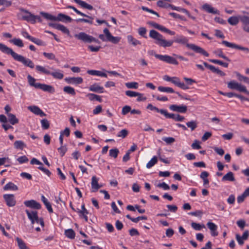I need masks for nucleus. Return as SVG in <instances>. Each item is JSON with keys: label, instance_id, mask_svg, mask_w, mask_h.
<instances>
[{"label": "nucleus", "instance_id": "1", "mask_svg": "<svg viewBox=\"0 0 249 249\" xmlns=\"http://www.w3.org/2000/svg\"><path fill=\"white\" fill-rule=\"evenodd\" d=\"M149 36L155 40V43L160 47L166 48L171 47L174 42L185 45L186 46L196 53L201 54L205 56H209V54L202 48L194 44L188 43V39L183 36H176L174 40H167L163 38L162 35L154 30H151L149 32Z\"/></svg>", "mask_w": 249, "mask_h": 249}, {"label": "nucleus", "instance_id": "2", "mask_svg": "<svg viewBox=\"0 0 249 249\" xmlns=\"http://www.w3.org/2000/svg\"><path fill=\"white\" fill-rule=\"evenodd\" d=\"M0 50L3 53L10 54L14 60L21 62L26 67L31 69H33L35 67V64L31 60L17 53L12 49L2 43H0Z\"/></svg>", "mask_w": 249, "mask_h": 249}, {"label": "nucleus", "instance_id": "3", "mask_svg": "<svg viewBox=\"0 0 249 249\" xmlns=\"http://www.w3.org/2000/svg\"><path fill=\"white\" fill-rule=\"evenodd\" d=\"M36 70L41 73L47 75H51L54 78L57 79H62L64 77V74L59 70H55L53 68L51 69L53 70L54 71L51 72L49 70H47L45 67L40 65H37L36 67Z\"/></svg>", "mask_w": 249, "mask_h": 249}, {"label": "nucleus", "instance_id": "4", "mask_svg": "<svg viewBox=\"0 0 249 249\" xmlns=\"http://www.w3.org/2000/svg\"><path fill=\"white\" fill-rule=\"evenodd\" d=\"M74 36L79 40L81 41L84 43H91L92 42L100 44V41L85 32H81L74 35Z\"/></svg>", "mask_w": 249, "mask_h": 249}, {"label": "nucleus", "instance_id": "5", "mask_svg": "<svg viewBox=\"0 0 249 249\" xmlns=\"http://www.w3.org/2000/svg\"><path fill=\"white\" fill-rule=\"evenodd\" d=\"M103 32L105 35L103 34L99 35V38L103 41H109L114 44H117L121 40V37H120L113 36L107 28L104 29Z\"/></svg>", "mask_w": 249, "mask_h": 249}, {"label": "nucleus", "instance_id": "6", "mask_svg": "<svg viewBox=\"0 0 249 249\" xmlns=\"http://www.w3.org/2000/svg\"><path fill=\"white\" fill-rule=\"evenodd\" d=\"M163 80L165 81L170 82L175 86L183 89H189V87L186 86L184 83L181 82L180 79L177 77H170L167 75H165L163 77Z\"/></svg>", "mask_w": 249, "mask_h": 249}, {"label": "nucleus", "instance_id": "7", "mask_svg": "<svg viewBox=\"0 0 249 249\" xmlns=\"http://www.w3.org/2000/svg\"><path fill=\"white\" fill-rule=\"evenodd\" d=\"M228 87L231 89H235L240 92H244L249 95V91L247 89L246 87L245 86L239 84L234 80L231 81L228 83Z\"/></svg>", "mask_w": 249, "mask_h": 249}, {"label": "nucleus", "instance_id": "8", "mask_svg": "<svg viewBox=\"0 0 249 249\" xmlns=\"http://www.w3.org/2000/svg\"><path fill=\"white\" fill-rule=\"evenodd\" d=\"M154 56L156 58L159 59V60L167 63L168 64H173L175 65H178V62L177 60L169 55H161L158 54H154Z\"/></svg>", "mask_w": 249, "mask_h": 249}, {"label": "nucleus", "instance_id": "9", "mask_svg": "<svg viewBox=\"0 0 249 249\" xmlns=\"http://www.w3.org/2000/svg\"><path fill=\"white\" fill-rule=\"evenodd\" d=\"M20 11L27 14V15L22 16V18L28 22H30L33 24L36 23V18L35 15L32 14L29 11L25 10L22 8L19 9Z\"/></svg>", "mask_w": 249, "mask_h": 249}, {"label": "nucleus", "instance_id": "10", "mask_svg": "<svg viewBox=\"0 0 249 249\" xmlns=\"http://www.w3.org/2000/svg\"><path fill=\"white\" fill-rule=\"evenodd\" d=\"M3 198L8 207H14L16 204L15 196L13 194H5Z\"/></svg>", "mask_w": 249, "mask_h": 249}, {"label": "nucleus", "instance_id": "11", "mask_svg": "<svg viewBox=\"0 0 249 249\" xmlns=\"http://www.w3.org/2000/svg\"><path fill=\"white\" fill-rule=\"evenodd\" d=\"M222 43L225 45L226 47L240 50L242 51H246L247 53H249V49L247 47H242L241 46L237 45L235 43L229 42L226 40H223Z\"/></svg>", "mask_w": 249, "mask_h": 249}, {"label": "nucleus", "instance_id": "12", "mask_svg": "<svg viewBox=\"0 0 249 249\" xmlns=\"http://www.w3.org/2000/svg\"><path fill=\"white\" fill-rule=\"evenodd\" d=\"M163 115L166 118L172 119L175 121H182L185 119L184 117L178 114L169 113L166 110H165Z\"/></svg>", "mask_w": 249, "mask_h": 249}, {"label": "nucleus", "instance_id": "13", "mask_svg": "<svg viewBox=\"0 0 249 249\" xmlns=\"http://www.w3.org/2000/svg\"><path fill=\"white\" fill-rule=\"evenodd\" d=\"M24 204L27 207L36 210H39L41 208L40 204L33 199L25 201Z\"/></svg>", "mask_w": 249, "mask_h": 249}, {"label": "nucleus", "instance_id": "14", "mask_svg": "<svg viewBox=\"0 0 249 249\" xmlns=\"http://www.w3.org/2000/svg\"><path fill=\"white\" fill-rule=\"evenodd\" d=\"M169 109L173 111L184 113L187 111V107L184 105H171L169 106Z\"/></svg>", "mask_w": 249, "mask_h": 249}, {"label": "nucleus", "instance_id": "15", "mask_svg": "<svg viewBox=\"0 0 249 249\" xmlns=\"http://www.w3.org/2000/svg\"><path fill=\"white\" fill-rule=\"evenodd\" d=\"M28 109L36 115L41 117L46 116V114L37 106H31L28 107Z\"/></svg>", "mask_w": 249, "mask_h": 249}, {"label": "nucleus", "instance_id": "16", "mask_svg": "<svg viewBox=\"0 0 249 249\" xmlns=\"http://www.w3.org/2000/svg\"><path fill=\"white\" fill-rule=\"evenodd\" d=\"M65 81L68 84L78 85L83 82V79L80 77H66Z\"/></svg>", "mask_w": 249, "mask_h": 249}, {"label": "nucleus", "instance_id": "17", "mask_svg": "<svg viewBox=\"0 0 249 249\" xmlns=\"http://www.w3.org/2000/svg\"><path fill=\"white\" fill-rule=\"evenodd\" d=\"M37 89H42L44 91H47L50 93H53L55 91V89L53 86L45 84L39 83V84L37 86Z\"/></svg>", "mask_w": 249, "mask_h": 249}, {"label": "nucleus", "instance_id": "18", "mask_svg": "<svg viewBox=\"0 0 249 249\" xmlns=\"http://www.w3.org/2000/svg\"><path fill=\"white\" fill-rule=\"evenodd\" d=\"M203 65L214 73H216L221 76L225 75V73L223 71L220 70L218 68H215L213 65H209L205 62H203Z\"/></svg>", "mask_w": 249, "mask_h": 249}, {"label": "nucleus", "instance_id": "19", "mask_svg": "<svg viewBox=\"0 0 249 249\" xmlns=\"http://www.w3.org/2000/svg\"><path fill=\"white\" fill-rule=\"evenodd\" d=\"M208 228L210 230L211 235L213 236H216L218 233L217 231V226L212 222H208L207 224Z\"/></svg>", "mask_w": 249, "mask_h": 249}, {"label": "nucleus", "instance_id": "20", "mask_svg": "<svg viewBox=\"0 0 249 249\" xmlns=\"http://www.w3.org/2000/svg\"><path fill=\"white\" fill-rule=\"evenodd\" d=\"M72 19L69 16L65 14L59 13L56 18V21H60L64 22H71Z\"/></svg>", "mask_w": 249, "mask_h": 249}, {"label": "nucleus", "instance_id": "21", "mask_svg": "<svg viewBox=\"0 0 249 249\" xmlns=\"http://www.w3.org/2000/svg\"><path fill=\"white\" fill-rule=\"evenodd\" d=\"M203 9L209 13L213 14H219V12L216 9H214L209 4L206 3L203 5Z\"/></svg>", "mask_w": 249, "mask_h": 249}, {"label": "nucleus", "instance_id": "22", "mask_svg": "<svg viewBox=\"0 0 249 249\" xmlns=\"http://www.w3.org/2000/svg\"><path fill=\"white\" fill-rule=\"evenodd\" d=\"M89 90L91 91L100 93L104 92L103 87L100 86L96 83L91 85L89 88Z\"/></svg>", "mask_w": 249, "mask_h": 249}, {"label": "nucleus", "instance_id": "23", "mask_svg": "<svg viewBox=\"0 0 249 249\" xmlns=\"http://www.w3.org/2000/svg\"><path fill=\"white\" fill-rule=\"evenodd\" d=\"M98 179L95 176H93L91 178V188L93 190L92 192L97 191L101 187V186L99 185L98 183Z\"/></svg>", "mask_w": 249, "mask_h": 249}, {"label": "nucleus", "instance_id": "24", "mask_svg": "<svg viewBox=\"0 0 249 249\" xmlns=\"http://www.w3.org/2000/svg\"><path fill=\"white\" fill-rule=\"evenodd\" d=\"M7 118V121H8L12 125L17 124L19 122V120L16 115L12 113H8Z\"/></svg>", "mask_w": 249, "mask_h": 249}, {"label": "nucleus", "instance_id": "25", "mask_svg": "<svg viewBox=\"0 0 249 249\" xmlns=\"http://www.w3.org/2000/svg\"><path fill=\"white\" fill-rule=\"evenodd\" d=\"M75 2L80 5L81 7L88 10H91L93 9V6L90 4H88L86 2L81 0H73Z\"/></svg>", "mask_w": 249, "mask_h": 249}, {"label": "nucleus", "instance_id": "26", "mask_svg": "<svg viewBox=\"0 0 249 249\" xmlns=\"http://www.w3.org/2000/svg\"><path fill=\"white\" fill-rule=\"evenodd\" d=\"M25 212L30 220H36L37 219L38 214L37 211H32L31 212H30L28 210H26Z\"/></svg>", "mask_w": 249, "mask_h": 249}, {"label": "nucleus", "instance_id": "27", "mask_svg": "<svg viewBox=\"0 0 249 249\" xmlns=\"http://www.w3.org/2000/svg\"><path fill=\"white\" fill-rule=\"evenodd\" d=\"M235 180V178L234 177L233 173L231 172H229L225 175H224L222 178V181H234Z\"/></svg>", "mask_w": 249, "mask_h": 249}, {"label": "nucleus", "instance_id": "28", "mask_svg": "<svg viewBox=\"0 0 249 249\" xmlns=\"http://www.w3.org/2000/svg\"><path fill=\"white\" fill-rule=\"evenodd\" d=\"M26 38L38 45H40V46H45V43L44 42H43V41H42L41 40H40L39 39L32 37L30 35H28L27 36H26Z\"/></svg>", "mask_w": 249, "mask_h": 249}, {"label": "nucleus", "instance_id": "29", "mask_svg": "<svg viewBox=\"0 0 249 249\" xmlns=\"http://www.w3.org/2000/svg\"><path fill=\"white\" fill-rule=\"evenodd\" d=\"M239 15L230 17L228 19V23L231 25H236L239 22Z\"/></svg>", "mask_w": 249, "mask_h": 249}, {"label": "nucleus", "instance_id": "30", "mask_svg": "<svg viewBox=\"0 0 249 249\" xmlns=\"http://www.w3.org/2000/svg\"><path fill=\"white\" fill-rule=\"evenodd\" d=\"M127 39L128 42L134 46L141 44V42L139 40L134 38L131 35L127 36Z\"/></svg>", "mask_w": 249, "mask_h": 249}, {"label": "nucleus", "instance_id": "31", "mask_svg": "<svg viewBox=\"0 0 249 249\" xmlns=\"http://www.w3.org/2000/svg\"><path fill=\"white\" fill-rule=\"evenodd\" d=\"M3 189L4 190L16 191L18 190V187L13 182H9L4 186Z\"/></svg>", "mask_w": 249, "mask_h": 249}, {"label": "nucleus", "instance_id": "32", "mask_svg": "<svg viewBox=\"0 0 249 249\" xmlns=\"http://www.w3.org/2000/svg\"><path fill=\"white\" fill-rule=\"evenodd\" d=\"M41 200L46 206V208L49 213H52L53 212V209L52 208V206L50 203L48 201V200L45 198L44 196H41Z\"/></svg>", "mask_w": 249, "mask_h": 249}, {"label": "nucleus", "instance_id": "33", "mask_svg": "<svg viewBox=\"0 0 249 249\" xmlns=\"http://www.w3.org/2000/svg\"><path fill=\"white\" fill-rule=\"evenodd\" d=\"M240 21L243 24V29L249 24V17L245 15H239Z\"/></svg>", "mask_w": 249, "mask_h": 249}, {"label": "nucleus", "instance_id": "34", "mask_svg": "<svg viewBox=\"0 0 249 249\" xmlns=\"http://www.w3.org/2000/svg\"><path fill=\"white\" fill-rule=\"evenodd\" d=\"M157 5L158 6H159L160 7H163V8H166L170 7L172 10H174V8L175 7V6H174L172 4H168V3H164L162 0L158 1L157 2Z\"/></svg>", "mask_w": 249, "mask_h": 249}, {"label": "nucleus", "instance_id": "35", "mask_svg": "<svg viewBox=\"0 0 249 249\" xmlns=\"http://www.w3.org/2000/svg\"><path fill=\"white\" fill-rule=\"evenodd\" d=\"M40 15H41L45 18L47 20H50L51 21H56L57 17L54 16L52 15H51L49 13H45L44 12H41L40 13Z\"/></svg>", "mask_w": 249, "mask_h": 249}, {"label": "nucleus", "instance_id": "36", "mask_svg": "<svg viewBox=\"0 0 249 249\" xmlns=\"http://www.w3.org/2000/svg\"><path fill=\"white\" fill-rule=\"evenodd\" d=\"M192 228L196 231H201L202 229L205 228V226L204 224H200L193 222L191 224Z\"/></svg>", "mask_w": 249, "mask_h": 249}, {"label": "nucleus", "instance_id": "37", "mask_svg": "<svg viewBox=\"0 0 249 249\" xmlns=\"http://www.w3.org/2000/svg\"><path fill=\"white\" fill-rule=\"evenodd\" d=\"M28 81L29 84L32 87L37 89V86L39 84V83H35L36 79L30 74L27 76Z\"/></svg>", "mask_w": 249, "mask_h": 249}, {"label": "nucleus", "instance_id": "38", "mask_svg": "<svg viewBox=\"0 0 249 249\" xmlns=\"http://www.w3.org/2000/svg\"><path fill=\"white\" fill-rule=\"evenodd\" d=\"M146 108H147V109H150L151 110H154L157 112H159L162 115H163L164 111L165 110V109H159L158 107H157L155 106H153L151 104H149L147 105Z\"/></svg>", "mask_w": 249, "mask_h": 249}, {"label": "nucleus", "instance_id": "39", "mask_svg": "<svg viewBox=\"0 0 249 249\" xmlns=\"http://www.w3.org/2000/svg\"><path fill=\"white\" fill-rule=\"evenodd\" d=\"M63 90L65 92L72 96H75L76 94L74 89L70 86L64 87Z\"/></svg>", "mask_w": 249, "mask_h": 249}, {"label": "nucleus", "instance_id": "40", "mask_svg": "<svg viewBox=\"0 0 249 249\" xmlns=\"http://www.w3.org/2000/svg\"><path fill=\"white\" fill-rule=\"evenodd\" d=\"M65 234L66 237L70 239H74L75 236V233L74 231L71 229H69L68 230H65Z\"/></svg>", "mask_w": 249, "mask_h": 249}, {"label": "nucleus", "instance_id": "41", "mask_svg": "<svg viewBox=\"0 0 249 249\" xmlns=\"http://www.w3.org/2000/svg\"><path fill=\"white\" fill-rule=\"evenodd\" d=\"M87 96L90 101L96 100L99 102L102 101L101 97L98 95L93 93H89Z\"/></svg>", "mask_w": 249, "mask_h": 249}, {"label": "nucleus", "instance_id": "42", "mask_svg": "<svg viewBox=\"0 0 249 249\" xmlns=\"http://www.w3.org/2000/svg\"><path fill=\"white\" fill-rule=\"evenodd\" d=\"M16 240L17 241L18 247L19 249H29L26 245L25 243L23 242V241L17 237L16 238Z\"/></svg>", "mask_w": 249, "mask_h": 249}, {"label": "nucleus", "instance_id": "43", "mask_svg": "<svg viewBox=\"0 0 249 249\" xmlns=\"http://www.w3.org/2000/svg\"><path fill=\"white\" fill-rule=\"evenodd\" d=\"M213 53L219 57H221L228 61H230V60L229 59V58L223 54L221 49H217V50L214 51Z\"/></svg>", "mask_w": 249, "mask_h": 249}, {"label": "nucleus", "instance_id": "44", "mask_svg": "<svg viewBox=\"0 0 249 249\" xmlns=\"http://www.w3.org/2000/svg\"><path fill=\"white\" fill-rule=\"evenodd\" d=\"M236 75L240 81H244L245 83L249 84V78L241 75L240 73L236 72Z\"/></svg>", "mask_w": 249, "mask_h": 249}, {"label": "nucleus", "instance_id": "45", "mask_svg": "<svg viewBox=\"0 0 249 249\" xmlns=\"http://www.w3.org/2000/svg\"><path fill=\"white\" fill-rule=\"evenodd\" d=\"M158 90L161 92H165L167 93L175 92L174 90L172 88L170 87L160 86L158 87Z\"/></svg>", "mask_w": 249, "mask_h": 249}, {"label": "nucleus", "instance_id": "46", "mask_svg": "<svg viewBox=\"0 0 249 249\" xmlns=\"http://www.w3.org/2000/svg\"><path fill=\"white\" fill-rule=\"evenodd\" d=\"M10 42L13 43L15 45L19 47H22L24 46L23 43L19 38H14L10 40Z\"/></svg>", "mask_w": 249, "mask_h": 249}, {"label": "nucleus", "instance_id": "47", "mask_svg": "<svg viewBox=\"0 0 249 249\" xmlns=\"http://www.w3.org/2000/svg\"><path fill=\"white\" fill-rule=\"evenodd\" d=\"M186 125L190 128L191 131L194 130L197 126V123L196 121H191L186 123Z\"/></svg>", "mask_w": 249, "mask_h": 249}, {"label": "nucleus", "instance_id": "48", "mask_svg": "<svg viewBox=\"0 0 249 249\" xmlns=\"http://www.w3.org/2000/svg\"><path fill=\"white\" fill-rule=\"evenodd\" d=\"M14 147L16 149L22 150L24 147H25V143L21 141H17L14 142Z\"/></svg>", "mask_w": 249, "mask_h": 249}, {"label": "nucleus", "instance_id": "49", "mask_svg": "<svg viewBox=\"0 0 249 249\" xmlns=\"http://www.w3.org/2000/svg\"><path fill=\"white\" fill-rule=\"evenodd\" d=\"M158 161V159L157 157H153L151 160L147 163L146 167L147 168H150L152 166H153Z\"/></svg>", "mask_w": 249, "mask_h": 249}, {"label": "nucleus", "instance_id": "50", "mask_svg": "<svg viewBox=\"0 0 249 249\" xmlns=\"http://www.w3.org/2000/svg\"><path fill=\"white\" fill-rule=\"evenodd\" d=\"M128 134V131L126 129L121 130L117 134V136L119 138H122L123 139L125 138Z\"/></svg>", "mask_w": 249, "mask_h": 249}, {"label": "nucleus", "instance_id": "51", "mask_svg": "<svg viewBox=\"0 0 249 249\" xmlns=\"http://www.w3.org/2000/svg\"><path fill=\"white\" fill-rule=\"evenodd\" d=\"M209 61L211 62H212L214 64H218L221 66H222L225 68H227L228 67V63L223 62L221 60H217V59H209Z\"/></svg>", "mask_w": 249, "mask_h": 249}, {"label": "nucleus", "instance_id": "52", "mask_svg": "<svg viewBox=\"0 0 249 249\" xmlns=\"http://www.w3.org/2000/svg\"><path fill=\"white\" fill-rule=\"evenodd\" d=\"M119 153V150L117 148H115L110 149L109 152V154L110 157H113L114 158H116L118 156Z\"/></svg>", "mask_w": 249, "mask_h": 249}, {"label": "nucleus", "instance_id": "53", "mask_svg": "<svg viewBox=\"0 0 249 249\" xmlns=\"http://www.w3.org/2000/svg\"><path fill=\"white\" fill-rule=\"evenodd\" d=\"M57 30L61 31L62 32L67 34L68 36H70L69 30L67 27H66L62 24H59L58 27L57 28Z\"/></svg>", "mask_w": 249, "mask_h": 249}, {"label": "nucleus", "instance_id": "54", "mask_svg": "<svg viewBox=\"0 0 249 249\" xmlns=\"http://www.w3.org/2000/svg\"><path fill=\"white\" fill-rule=\"evenodd\" d=\"M125 86L129 89H137L138 88V83L136 82H128L125 83Z\"/></svg>", "mask_w": 249, "mask_h": 249}, {"label": "nucleus", "instance_id": "55", "mask_svg": "<svg viewBox=\"0 0 249 249\" xmlns=\"http://www.w3.org/2000/svg\"><path fill=\"white\" fill-rule=\"evenodd\" d=\"M41 126L44 129H47L50 127V123L46 119H43L41 120Z\"/></svg>", "mask_w": 249, "mask_h": 249}, {"label": "nucleus", "instance_id": "56", "mask_svg": "<svg viewBox=\"0 0 249 249\" xmlns=\"http://www.w3.org/2000/svg\"><path fill=\"white\" fill-rule=\"evenodd\" d=\"M125 94L129 97H136L138 95L142 96V94L137 92L136 91H133L131 90H127L125 91Z\"/></svg>", "mask_w": 249, "mask_h": 249}, {"label": "nucleus", "instance_id": "57", "mask_svg": "<svg viewBox=\"0 0 249 249\" xmlns=\"http://www.w3.org/2000/svg\"><path fill=\"white\" fill-rule=\"evenodd\" d=\"M146 29L145 27H140L138 29V33L139 35L143 37L146 38L147 37L145 36V34L146 33Z\"/></svg>", "mask_w": 249, "mask_h": 249}, {"label": "nucleus", "instance_id": "58", "mask_svg": "<svg viewBox=\"0 0 249 249\" xmlns=\"http://www.w3.org/2000/svg\"><path fill=\"white\" fill-rule=\"evenodd\" d=\"M101 48L100 46H93L92 45H89L88 49L91 52H98Z\"/></svg>", "mask_w": 249, "mask_h": 249}, {"label": "nucleus", "instance_id": "59", "mask_svg": "<svg viewBox=\"0 0 249 249\" xmlns=\"http://www.w3.org/2000/svg\"><path fill=\"white\" fill-rule=\"evenodd\" d=\"M58 151L59 152L61 157H63L67 151V148L66 146L61 145L58 148Z\"/></svg>", "mask_w": 249, "mask_h": 249}, {"label": "nucleus", "instance_id": "60", "mask_svg": "<svg viewBox=\"0 0 249 249\" xmlns=\"http://www.w3.org/2000/svg\"><path fill=\"white\" fill-rule=\"evenodd\" d=\"M156 186L158 188H162L164 190H168L170 189L169 186L165 182L160 183Z\"/></svg>", "mask_w": 249, "mask_h": 249}, {"label": "nucleus", "instance_id": "61", "mask_svg": "<svg viewBox=\"0 0 249 249\" xmlns=\"http://www.w3.org/2000/svg\"><path fill=\"white\" fill-rule=\"evenodd\" d=\"M131 107L128 106H125L122 108V113L123 115H126L127 113L131 111Z\"/></svg>", "mask_w": 249, "mask_h": 249}, {"label": "nucleus", "instance_id": "62", "mask_svg": "<svg viewBox=\"0 0 249 249\" xmlns=\"http://www.w3.org/2000/svg\"><path fill=\"white\" fill-rule=\"evenodd\" d=\"M162 140L167 144H171L175 142V139L173 137H164Z\"/></svg>", "mask_w": 249, "mask_h": 249}, {"label": "nucleus", "instance_id": "63", "mask_svg": "<svg viewBox=\"0 0 249 249\" xmlns=\"http://www.w3.org/2000/svg\"><path fill=\"white\" fill-rule=\"evenodd\" d=\"M166 207L168 209V211L174 213L178 210V207L176 205H167Z\"/></svg>", "mask_w": 249, "mask_h": 249}, {"label": "nucleus", "instance_id": "64", "mask_svg": "<svg viewBox=\"0 0 249 249\" xmlns=\"http://www.w3.org/2000/svg\"><path fill=\"white\" fill-rule=\"evenodd\" d=\"M212 133L210 132H206L204 133L203 136L201 138V140L203 142H205L207 141L209 138L212 136Z\"/></svg>", "mask_w": 249, "mask_h": 249}]
</instances>
